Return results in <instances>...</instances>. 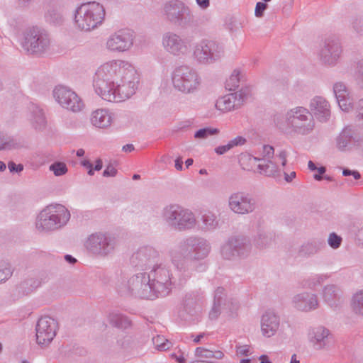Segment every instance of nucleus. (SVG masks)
I'll use <instances>...</instances> for the list:
<instances>
[{"mask_svg":"<svg viewBox=\"0 0 363 363\" xmlns=\"http://www.w3.org/2000/svg\"><path fill=\"white\" fill-rule=\"evenodd\" d=\"M291 303L294 309L306 313L317 309L319 306L316 294L307 291L293 296Z\"/></svg>","mask_w":363,"mask_h":363,"instance_id":"obj_25","label":"nucleus"},{"mask_svg":"<svg viewBox=\"0 0 363 363\" xmlns=\"http://www.w3.org/2000/svg\"><path fill=\"white\" fill-rule=\"evenodd\" d=\"M46 21L54 26H60L64 22L62 13L55 9H50L45 14Z\"/></svg>","mask_w":363,"mask_h":363,"instance_id":"obj_37","label":"nucleus"},{"mask_svg":"<svg viewBox=\"0 0 363 363\" xmlns=\"http://www.w3.org/2000/svg\"><path fill=\"white\" fill-rule=\"evenodd\" d=\"M219 133V130L211 127H206L199 129L194 133L196 139H206L209 136L216 135Z\"/></svg>","mask_w":363,"mask_h":363,"instance_id":"obj_43","label":"nucleus"},{"mask_svg":"<svg viewBox=\"0 0 363 363\" xmlns=\"http://www.w3.org/2000/svg\"><path fill=\"white\" fill-rule=\"evenodd\" d=\"M49 169L52 172L56 177L65 175L68 171L66 164L62 162H55L52 163L49 167Z\"/></svg>","mask_w":363,"mask_h":363,"instance_id":"obj_44","label":"nucleus"},{"mask_svg":"<svg viewBox=\"0 0 363 363\" xmlns=\"http://www.w3.org/2000/svg\"><path fill=\"white\" fill-rule=\"evenodd\" d=\"M121 116V113L114 112L108 108H98L91 113L90 122L95 128L108 129Z\"/></svg>","mask_w":363,"mask_h":363,"instance_id":"obj_24","label":"nucleus"},{"mask_svg":"<svg viewBox=\"0 0 363 363\" xmlns=\"http://www.w3.org/2000/svg\"><path fill=\"white\" fill-rule=\"evenodd\" d=\"M8 168H9L10 172H11V173H13V172L20 173L23 170L24 167L22 164H16L14 162L9 161L8 162Z\"/></svg>","mask_w":363,"mask_h":363,"instance_id":"obj_56","label":"nucleus"},{"mask_svg":"<svg viewBox=\"0 0 363 363\" xmlns=\"http://www.w3.org/2000/svg\"><path fill=\"white\" fill-rule=\"evenodd\" d=\"M327 274H317L309 277L306 280L305 285L308 288L315 289L316 286L321 285L327 279Z\"/></svg>","mask_w":363,"mask_h":363,"instance_id":"obj_41","label":"nucleus"},{"mask_svg":"<svg viewBox=\"0 0 363 363\" xmlns=\"http://www.w3.org/2000/svg\"><path fill=\"white\" fill-rule=\"evenodd\" d=\"M152 343L155 348L160 351H166L173 346L171 341L166 339L163 335H157L152 337Z\"/></svg>","mask_w":363,"mask_h":363,"instance_id":"obj_40","label":"nucleus"},{"mask_svg":"<svg viewBox=\"0 0 363 363\" xmlns=\"http://www.w3.org/2000/svg\"><path fill=\"white\" fill-rule=\"evenodd\" d=\"M115 245V238L101 232L91 234L85 242V247L89 252L102 257L113 253Z\"/></svg>","mask_w":363,"mask_h":363,"instance_id":"obj_15","label":"nucleus"},{"mask_svg":"<svg viewBox=\"0 0 363 363\" xmlns=\"http://www.w3.org/2000/svg\"><path fill=\"white\" fill-rule=\"evenodd\" d=\"M228 206L232 212L238 215L252 213L257 208L255 199L250 194L241 191H235L229 196Z\"/></svg>","mask_w":363,"mask_h":363,"instance_id":"obj_16","label":"nucleus"},{"mask_svg":"<svg viewBox=\"0 0 363 363\" xmlns=\"http://www.w3.org/2000/svg\"><path fill=\"white\" fill-rule=\"evenodd\" d=\"M353 28L357 31L360 32L363 30V23L360 20H356L353 23Z\"/></svg>","mask_w":363,"mask_h":363,"instance_id":"obj_63","label":"nucleus"},{"mask_svg":"<svg viewBox=\"0 0 363 363\" xmlns=\"http://www.w3.org/2000/svg\"><path fill=\"white\" fill-rule=\"evenodd\" d=\"M160 218L167 228L178 232L193 230L198 223L196 215L191 209L175 203L165 206Z\"/></svg>","mask_w":363,"mask_h":363,"instance_id":"obj_6","label":"nucleus"},{"mask_svg":"<svg viewBox=\"0 0 363 363\" xmlns=\"http://www.w3.org/2000/svg\"><path fill=\"white\" fill-rule=\"evenodd\" d=\"M174 89L186 95L197 93L202 84L199 72L188 65L176 67L171 74Z\"/></svg>","mask_w":363,"mask_h":363,"instance_id":"obj_9","label":"nucleus"},{"mask_svg":"<svg viewBox=\"0 0 363 363\" xmlns=\"http://www.w3.org/2000/svg\"><path fill=\"white\" fill-rule=\"evenodd\" d=\"M174 167L178 171H182L183 169V161L182 157H178L175 160Z\"/></svg>","mask_w":363,"mask_h":363,"instance_id":"obj_64","label":"nucleus"},{"mask_svg":"<svg viewBox=\"0 0 363 363\" xmlns=\"http://www.w3.org/2000/svg\"><path fill=\"white\" fill-rule=\"evenodd\" d=\"M308 106L309 108L296 106L287 109L282 116L274 117L276 126L287 138L308 136L315 130V119L322 123L330 120L331 106L325 97L313 96Z\"/></svg>","mask_w":363,"mask_h":363,"instance_id":"obj_2","label":"nucleus"},{"mask_svg":"<svg viewBox=\"0 0 363 363\" xmlns=\"http://www.w3.org/2000/svg\"><path fill=\"white\" fill-rule=\"evenodd\" d=\"M343 176H352L355 179H359L361 177V175L359 172L355 170H350L349 169H344L342 171Z\"/></svg>","mask_w":363,"mask_h":363,"instance_id":"obj_59","label":"nucleus"},{"mask_svg":"<svg viewBox=\"0 0 363 363\" xmlns=\"http://www.w3.org/2000/svg\"><path fill=\"white\" fill-rule=\"evenodd\" d=\"M180 289L173 275L172 266L166 262L154 264L148 272H139L130 277L119 286L123 294L153 300L171 294L174 289Z\"/></svg>","mask_w":363,"mask_h":363,"instance_id":"obj_3","label":"nucleus"},{"mask_svg":"<svg viewBox=\"0 0 363 363\" xmlns=\"http://www.w3.org/2000/svg\"><path fill=\"white\" fill-rule=\"evenodd\" d=\"M252 250L250 240L242 236H232L220 246V253L223 259L234 260L247 257Z\"/></svg>","mask_w":363,"mask_h":363,"instance_id":"obj_12","label":"nucleus"},{"mask_svg":"<svg viewBox=\"0 0 363 363\" xmlns=\"http://www.w3.org/2000/svg\"><path fill=\"white\" fill-rule=\"evenodd\" d=\"M232 149L229 142L226 145H220L215 148V152L218 155H223Z\"/></svg>","mask_w":363,"mask_h":363,"instance_id":"obj_58","label":"nucleus"},{"mask_svg":"<svg viewBox=\"0 0 363 363\" xmlns=\"http://www.w3.org/2000/svg\"><path fill=\"white\" fill-rule=\"evenodd\" d=\"M324 300L330 306H333L338 296V289L335 285H327L323 291Z\"/></svg>","mask_w":363,"mask_h":363,"instance_id":"obj_38","label":"nucleus"},{"mask_svg":"<svg viewBox=\"0 0 363 363\" xmlns=\"http://www.w3.org/2000/svg\"><path fill=\"white\" fill-rule=\"evenodd\" d=\"M236 354L240 356H248L251 354L248 345H236Z\"/></svg>","mask_w":363,"mask_h":363,"instance_id":"obj_55","label":"nucleus"},{"mask_svg":"<svg viewBox=\"0 0 363 363\" xmlns=\"http://www.w3.org/2000/svg\"><path fill=\"white\" fill-rule=\"evenodd\" d=\"M333 89L340 108L343 111H350L352 108V99L345 84L342 82H335Z\"/></svg>","mask_w":363,"mask_h":363,"instance_id":"obj_28","label":"nucleus"},{"mask_svg":"<svg viewBox=\"0 0 363 363\" xmlns=\"http://www.w3.org/2000/svg\"><path fill=\"white\" fill-rule=\"evenodd\" d=\"M13 271L11 267L6 265L0 268V283L7 280L11 275Z\"/></svg>","mask_w":363,"mask_h":363,"instance_id":"obj_51","label":"nucleus"},{"mask_svg":"<svg viewBox=\"0 0 363 363\" xmlns=\"http://www.w3.org/2000/svg\"><path fill=\"white\" fill-rule=\"evenodd\" d=\"M351 308L355 314L363 316V290L357 291L352 296Z\"/></svg>","mask_w":363,"mask_h":363,"instance_id":"obj_36","label":"nucleus"},{"mask_svg":"<svg viewBox=\"0 0 363 363\" xmlns=\"http://www.w3.org/2000/svg\"><path fill=\"white\" fill-rule=\"evenodd\" d=\"M358 135L354 128L345 126L335 139V147L341 152H348L357 148Z\"/></svg>","mask_w":363,"mask_h":363,"instance_id":"obj_27","label":"nucleus"},{"mask_svg":"<svg viewBox=\"0 0 363 363\" xmlns=\"http://www.w3.org/2000/svg\"><path fill=\"white\" fill-rule=\"evenodd\" d=\"M212 353L213 350L203 347H196L194 352L195 356L201 359H212Z\"/></svg>","mask_w":363,"mask_h":363,"instance_id":"obj_47","label":"nucleus"},{"mask_svg":"<svg viewBox=\"0 0 363 363\" xmlns=\"http://www.w3.org/2000/svg\"><path fill=\"white\" fill-rule=\"evenodd\" d=\"M133 32L130 30H120L112 33L106 40V48L113 52H123L129 50L134 43Z\"/></svg>","mask_w":363,"mask_h":363,"instance_id":"obj_20","label":"nucleus"},{"mask_svg":"<svg viewBox=\"0 0 363 363\" xmlns=\"http://www.w3.org/2000/svg\"><path fill=\"white\" fill-rule=\"evenodd\" d=\"M58 330L57 321L50 316L40 317L35 325L37 343L42 346H48L56 336Z\"/></svg>","mask_w":363,"mask_h":363,"instance_id":"obj_18","label":"nucleus"},{"mask_svg":"<svg viewBox=\"0 0 363 363\" xmlns=\"http://www.w3.org/2000/svg\"><path fill=\"white\" fill-rule=\"evenodd\" d=\"M202 230L204 231H213L219 225V220L217 216L211 212L206 211L201 216Z\"/></svg>","mask_w":363,"mask_h":363,"instance_id":"obj_33","label":"nucleus"},{"mask_svg":"<svg viewBox=\"0 0 363 363\" xmlns=\"http://www.w3.org/2000/svg\"><path fill=\"white\" fill-rule=\"evenodd\" d=\"M162 45L167 53L174 57L185 55L189 49L185 39L174 31H167L162 35Z\"/></svg>","mask_w":363,"mask_h":363,"instance_id":"obj_21","label":"nucleus"},{"mask_svg":"<svg viewBox=\"0 0 363 363\" xmlns=\"http://www.w3.org/2000/svg\"><path fill=\"white\" fill-rule=\"evenodd\" d=\"M130 337L125 335L123 337V340H122L121 339L117 340V344L121 347L125 348L130 345Z\"/></svg>","mask_w":363,"mask_h":363,"instance_id":"obj_61","label":"nucleus"},{"mask_svg":"<svg viewBox=\"0 0 363 363\" xmlns=\"http://www.w3.org/2000/svg\"><path fill=\"white\" fill-rule=\"evenodd\" d=\"M211 251V244L205 238L191 235L183 238L177 247L169 251L173 275L182 287L184 286L195 272L206 270L201 262Z\"/></svg>","mask_w":363,"mask_h":363,"instance_id":"obj_4","label":"nucleus"},{"mask_svg":"<svg viewBox=\"0 0 363 363\" xmlns=\"http://www.w3.org/2000/svg\"><path fill=\"white\" fill-rule=\"evenodd\" d=\"M107 319L111 325L118 328L125 329L131 324L130 320L127 316L117 311L109 312Z\"/></svg>","mask_w":363,"mask_h":363,"instance_id":"obj_32","label":"nucleus"},{"mask_svg":"<svg viewBox=\"0 0 363 363\" xmlns=\"http://www.w3.org/2000/svg\"><path fill=\"white\" fill-rule=\"evenodd\" d=\"M286 157H287V152L284 150H281L279 151L276 155L274 156L273 160L274 162H277V164H279V167L281 165L282 167H284L286 164Z\"/></svg>","mask_w":363,"mask_h":363,"instance_id":"obj_49","label":"nucleus"},{"mask_svg":"<svg viewBox=\"0 0 363 363\" xmlns=\"http://www.w3.org/2000/svg\"><path fill=\"white\" fill-rule=\"evenodd\" d=\"M41 284L40 281L36 278H28L23 282L21 283V287L25 290L26 293H30L34 289L39 287Z\"/></svg>","mask_w":363,"mask_h":363,"instance_id":"obj_42","label":"nucleus"},{"mask_svg":"<svg viewBox=\"0 0 363 363\" xmlns=\"http://www.w3.org/2000/svg\"><path fill=\"white\" fill-rule=\"evenodd\" d=\"M281 318L277 313L272 310L266 311L260 317V332L263 337L269 338L279 330Z\"/></svg>","mask_w":363,"mask_h":363,"instance_id":"obj_23","label":"nucleus"},{"mask_svg":"<svg viewBox=\"0 0 363 363\" xmlns=\"http://www.w3.org/2000/svg\"><path fill=\"white\" fill-rule=\"evenodd\" d=\"M260 158L255 157L250 154H243L240 158V164L242 168L245 170L255 171V168H257V164L259 163Z\"/></svg>","mask_w":363,"mask_h":363,"instance_id":"obj_35","label":"nucleus"},{"mask_svg":"<svg viewBox=\"0 0 363 363\" xmlns=\"http://www.w3.org/2000/svg\"><path fill=\"white\" fill-rule=\"evenodd\" d=\"M246 143V139L242 136H237L235 138L232 139L229 141L230 145H231L232 148L236 146H240L244 145Z\"/></svg>","mask_w":363,"mask_h":363,"instance_id":"obj_57","label":"nucleus"},{"mask_svg":"<svg viewBox=\"0 0 363 363\" xmlns=\"http://www.w3.org/2000/svg\"><path fill=\"white\" fill-rule=\"evenodd\" d=\"M358 76L357 78L359 86L363 89V59L357 63Z\"/></svg>","mask_w":363,"mask_h":363,"instance_id":"obj_54","label":"nucleus"},{"mask_svg":"<svg viewBox=\"0 0 363 363\" xmlns=\"http://www.w3.org/2000/svg\"><path fill=\"white\" fill-rule=\"evenodd\" d=\"M159 257L160 253L155 247L145 245L132 255L130 261L133 267L143 269L150 266Z\"/></svg>","mask_w":363,"mask_h":363,"instance_id":"obj_22","label":"nucleus"},{"mask_svg":"<svg viewBox=\"0 0 363 363\" xmlns=\"http://www.w3.org/2000/svg\"><path fill=\"white\" fill-rule=\"evenodd\" d=\"M342 242V238L335 233H331L328 238V244L333 249H337Z\"/></svg>","mask_w":363,"mask_h":363,"instance_id":"obj_46","label":"nucleus"},{"mask_svg":"<svg viewBox=\"0 0 363 363\" xmlns=\"http://www.w3.org/2000/svg\"><path fill=\"white\" fill-rule=\"evenodd\" d=\"M162 13L169 23L182 28H191L196 20L191 8L182 0H169L162 6Z\"/></svg>","mask_w":363,"mask_h":363,"instance_id":"obj_10","label":"nucleus"},{"mask_svg":"<svg viewBox=\"0 0 363 363\" xmlns=\"http://www.w3.org/2000/svg\"><path fill=\"white\" fill-rule=\"evenodd\" d=\"M274 233L270 230H259L255 238V245L259 247H265L274 240Z\"/></svg>","mask_w":363,"mask_h":363,"instance_id":"obj_34","label":"nucleus"},{"mask_svg":"<svg viewBox=\"0 0 363 363\" xmlns=\"http://www.w3.org/2000/svg\"><path fill=\"white\" fill-rule=\"evenodd\" d=\"M280 171V167L277 162L273 159L267 160L260 158L259 163L257 164V172L267 177H275Z\"/></svg>","mask_w":363,"mask_h":363,"instance_id":"obj_30","label":"nucleus"},{"mask_svg":"<svg viewBox=\"0 0 363 363\" xmlns=\"http://www.w3.org/2000/svg\"><path fill=\"white\" fill-rule=\"evenodd\" d=\"M105 16L102 4L96 1L82 4L74 11V25L81 30L91 31L103 23Z\"/></svg>","mask_w":363,"mask_h":363,"instance_id":"obj_7","label":"nucleus"},{"mask_svg":"<svg viewBox=\"0 0 363 363\" xmlns=\"http://www.w3.org/2000/svg\"><path fill=\"white\" fill-rule=\"evenodd\" d=\"M240 308L239 302L233 298L225 296V289L218 287L213 296V306L209 312V318L216 320L221 313L233 316Z\"/></svg>","mask_w":363,"mask_h":363,"instance_id":"obj_14","label":"nucleus"},{"mask_svg":"<svg viewBox=\"0 0 363 363\" xmlns=\"http://www.w3.org/2000/svg\"><path fill=\"white\" fill-rule=\"evenodd\" d=\"M21 45L28 53L41 55L50 48V38L44 28L33 26L25 31Z\"/></svg>","mask_w":363,"mask_h":363,"instance_id":"obj_11","label":"nucleus"},{"mask_svg":"<svg viewBox=\"0 0 363 363\" xmlns=\"http://www.w3.org/2000/svg\"><path fill=\"white\" fill-rule=\"evenodd\" d=\"M70 218V212L64 205H48L36 216L35 230L39 234L51 233L65 227Z\"/></svg>","mask_w":363,"mask_h":363,"instance_id":"obj_5","label":"nucleus"},{"mask_svg":"<svg viewBox=\"0 0 363 363\" xmlns=\"http://www.w3.org/2000/svg\"><path fill=\"white\" fill-rule=\"evenodd\" d=\"M267 5L264 2H257L256 4L255 16L257 18H261L264 15V11L267 9Z\"/></svg>","mask_w":363,"mask_h":363,"instance_id":"obj_53","label":"nucleus"},{"mask_svg":"<svg viewBox=\"0 0 363 363\" xmlns=\"http://www.w3.org/2000/svg\"><path fill=\"white\" fill-rule=\"evenodd\" d=\"M357 114L356 121L359 125L363 128V99H360L357 104Z\"/></svg>","mask_w":363,"mask_h":363,"instance_id":"obj_52","label":"nucleus"},{"mask_svg":"<svg viewBox=\"0 0 363 363\" xmlns=\"http://www.w3.org/2000/svg\"><path fill=\"white\" fill-rule=\"evenodd\" d=\"M342 46L337 38L326 39L318 52L320 62L328 67L336 66L342 55Z\"/></svg>","mask_w":363,"mask_h":363,"instance_id":"obj_17","label":"nucleus"},{"mask_svg":"<svg viewBox=\"0 0 363 363\" xmlns=\"http://www.w3.org/2000/svg\"><path fill=\"white\" fill-rule=\"evenodd\" d=\"M252 96V86L246 85L239 91L218 97L215 103L216 108L223 113L240 108Z\"/></svg>","mask_w":363,"mask_h":363,"instance_id":"obj_13","label":"nucleus"},{"mask_svg":"<svg viewBox=\"0 0 363 363\" xmlns=\"http://www.w3.org/2000/svg\"><path fill=\"white\" fill-rule=\"evenodd\" d=\"M241 77L242 74L240 70L234 69L229 78L226 80L225 88L229 90H235L240 85Z\"/></svg>","mask_w":363,"mask_h":363,"instance_id":"obj_39","label":"nucleus"},{"mask_svg":"<svg viewBox=\"0 0 363 363\" xmlns=\"http://www.w3.org/2000/svg\"><path fill=\"white\" fill-rule=\"evenodd\" d=\"M170 358L174 359L177 363H186V356L184 352H182L180 349H178L177 351L171 353L169 354Z\"/></svg>","mask_w":363,"mask_h":363,"instance_id":"obj_48","label":"nucleus"},{"mask_svg":"<svg viewBox=\"0 0 363 363\" xmlns=\"http://www.w3.org/2000/svg\"><path fill=\"white\" fill-rule=\"evenodd\" d=\"M201 10H206L210 6V0H195Z\"/></svg>","mask_w":363,"mask_h":363,"instance_id":"obj_62","label":"nucleus"},{"mask_svg":"<svg viewBox=\"0 0 363 363\" xmlns=\"http://www.w3.org/2000/svg\"><path fill=\"white\" fill-rule=\"evenodd\" d=\"M225 56L223 45L216 40L202 38L194 44L191 59L199 66H210L219 62Z\"/></svg>","mask_w":363,"mask_h":363,"instance_id":"obj_8","label":"nucleus"},{"mask_svg":"<svg viewBox=\"0 0 363 363\" xmlns=\"http://www.w3.org/2000/svg\"><path fill=\"white\" fill-rule=\"evenodd\" d=\"M140 81V74L131 62L116 59L108 60L97 68L93 86L103 100L120 103L136 93Z\"/></svg>","mask_w":363,"mask_h":363,"instance_id":"obj_1","label":"nucleus"},{"mask_svg":"<svg viewBox=\"0 0 363 363\" xmlns=\"http://www.w3.org/2000/svg\"><path fill=\"white\" fill-rule=\"evenodd\" d=\"M15 145V141L12 138L0 133V151L11 150Z\"/></svg>","mask_w":363,"mask_h":363,"instance_id":"obj_45","label":"nucleus"},{"mask_svg":"<svg viewBox=\"0 0 363 363\" xmlns=\"http://www.w3.org/2000/svg\"><path fill=\"white\" fill-rule=\"evenodd\" d=\"M325 246L323 241L314 240L303 244L298 250L301 257H310L318 254Z\"/></svg>","mask_w":363,"mask_h":363,"instance_id":"obj_31","label":"nucleus"},{"mask_svg":"<svg viewBox=\"0 0 363 363\" xmlns=\"http://www.w3.org/2000/svg\"><path fill=\"white\" fill-rule=\"evenodd\" d=\"M262 157L261 158H266L267 160H271L274 156V149L269 145H264L262 147Z\"/></svg>","mask_w":363,"mask_h":363,"instance_id":"obj_50","label":"nucleus"},{"mask_svg":"<svg viewBox=\"0 0 363 363\" xmlns=\"http://www.w3.org/2000/svg\"><path fill=\"white\" fill-rule=\"evenodd\" d=\"M117 170L111 165H108L103 172L104 177H115L116 175Z\"/></svg>","mask_w":363,"mask_h":363,"instance_id":"obj_60","label":"nucleus"},{"mask_svg":"<svg viewBox=\"0 0 363 363\" xmlns=\"http://www.w3.org/2000/svg\"><path fill=\"white\" fill-rule=\"evenodd\" d=\"M26 119L35 130H43L46 127L47 121L43 110L35 104L29 106Z\"/></svg>","mask_w":363,"mask_h":363,"instance_id":"obj_29","label":"nucleus"},{"mask_svg":"<svg viewBox=\"0 0 363 363\" xmlns=\"http://www.w3.org/2000/svg\"><path fill=\"white\" fill-rule=\"evenodd\" d=\"M53 96L62 107L72 112H79L84 108V103L80 97L67 86H56L53 90Z\"/></svg>","mask_w":363,"mask_h":363,"instance_id":"obj_19","label":"nucleus"},{"mask_svg":"<svg viewBox=\"0 0 363 363\" xmlns=\"http://www.w3.org/2000/svg\"><path fill=\"white\" fill-rule=\"evenodd\" d=\"M307 336L312 347L316 350H321L328 346L331 333L325 327L318 325L310 328Z\"/></svg>","mask_w":363,"mask_h":363,"instance_id":"obj_26","label":"nucleus"}]
</instances>
